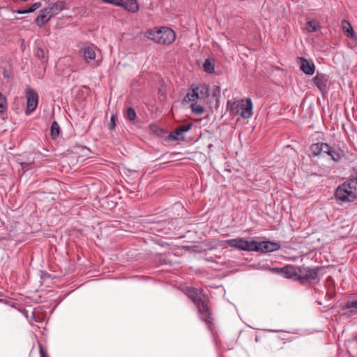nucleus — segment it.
Instances as JSON below:
<instances>
[{"label": "nucleus", "instance_id": "obj_12", "mask_svg": "<svg viewBox=\"0 0 357 357\" xmlns=\"http://www.w3.org/2000/svg\"><path fill=\"white\" fill-rule=\"evenodd\" d=\"M52 8H45L40 10V15L36 19V23L38 26H42L45 24L53 15Z\"/></svg>", "mask_w": 357, "mask_h": 357}, {"label": "nucleus", "instance_id": "obj_14", "mask_svg": "<svg viewBox=\"0 0 357 357\" xmlns=\"http://www.w3.org/2000/svg\"><path fill=\"white\" fill-rule=\"evenodd\" d=\"M199 96L200 101H204L209 96V86L206 84L199 83L192 85Z\"/></svg>", "mask_w": 357, "mask_h": 357}, {"label": "nucleus", "instance_id": "obj_6", "mask_svg": "<svg viewBox=\"0 0 357 357\" xmlns=\"http://www.w3.org/2000/svg\"><path fill=\"white\" fill-rule=\"evenodd\" d=\"M98 52L100 50L96 45L85 44L81 47L79 54L88 65L92 67H97L101 63V59L97 58V52Z\"/></svg>", "mask_w": 357, "mask_h": 357}, {"label": "nucleus", "instance_id": "obj_15", "mask_svg": "<svg viewBox=\"0 0 357 357\" xmlns=\"http://www.w3.org/2000/svg\"><path fill=\"white\" fill-rule=\"evenodd\" d=\"M192 123H188L185 125L181 126L176 128L174 131H172L169 135V138L173 140H180L183 139L182 135L183 133L188 131L192 128Z\"/></svg>", "mask_w": 357, "mask_h": 357}, {"label": "nucleus", "instance_id": "obj_31", "mask_svg": "<svg viewBox=\"0 0 357 357\" xmlns=\"http://www.w3.org/2000/svg\"><path fill=\"white\" fill-rule=\"evenodd\" d=\"M40 357H47L41 345L40 346Z\"/></svg>", "mask_w": 357, "mask_h": 357}, {"label": "nucleus", "instance_id": "obj_1", "mask_svg": "<svg viewBox=\"0 0 357 357\" xmlns=\"http://www.w3.org/2000/svg\"><path fill=\"white\" fill-rule=\"evenodd\" d=\"M185 294L196 305L200 319L203 321L207 325L208 328L211 330L213 317L207 296L193 287H187L185 290Z\"/></svg>", "mask_w": 357, "mask_h": 357}, {"label": "nucleus", "instance_id": "obj_21", "mask_svg": "<svg viewBox=\"0 0 357 357\" xmlns=\"http://www.w3.org/2000/svg\"><path fill=\"white\" fill-rule=\"evenodd\" d=\"M60 132V127L59 123L54 121L50 128V135L52 139H56L59 137Z\"/></svg>", "mask_w": 357, "mask_h": 357}, {"label": "nucleus", "instance_id": "obj_29", "mask_svg": "<svg viewBox=\"0 0 357 357\" xmlns=\"http://www.w3.org/2000/svg\"><path fill=\"white\" fill-rule=\"evenodd\" d=\"M116 126V116L114 115H112L110 118V123L109 124V129L114 130Z\"/></svg>", "mask_w": 357, "mask_h": 357}, {"label": "nucleus", "instance_id": "obj_26", "mask_svg": "<svg viewBox=\"0 0 357 357\" xmlns=\"http://www.w3.org/2000/svg\"><path fill=\"white\" fill-rule=\"evenodd\" d=\"M203 68L206 73H211L214 71V64L209 59L204 61Z\"/></svg>", "mask_w": 357, "mask_h": 357}, {"label": "nucleus", "instance_id": "obj_22", "mask_svg": "<svg viewBox=\"0 0 357 357\" xmlns=\"http://www.w3.org/2000/svg\"><path fill=\"white\" fill-rule=\"evenodd\" d=\"M40 6H41V3L37 2V3H35L32 4L29 9L17 10L16 11V13H18V14H25V13H33L36 10L39 8Z\"/></svg>", "mask_w": 357, "mask_h": 357}, {"label": "nucleus", "instance_id": "obj_28", "mask_svg": "<svg viewBox=\"0 0 357 357\" xmlns=\"http://www.w3.org/2000/svg\"><path fill=\"white\" fill-rule=\"evenodd\" d=\"M345 307L347 309H351V308H356V309H357V300L347 301L346 303Z\"/></svg>", "mask_w": 357, "mask_h": 357}, {"label": "nucleus", "instance_id": "obj_4", "mask_svg": "<svg viewBox=\"0 0 357 357\" xmlns=\"http://www.w3.org/2000/svg\"><path fill=\"white\" fill-rule=\"evenodd\" d=\"M148 38L163 45L172 44L176 39L175 32L168 27L155 28L146 32Z\"/></svg>", "mask_w": 357, "mask_h": 357}, {"label": "nucleus", "instance_id": "obj_23", "mask_svg": "<svg viewBox=\"0 0 357 357\" xmlns=\"http://www.w3.org/2000/svg\"><path fill=\"white\" fill-rule=\"evenodd\" d=\"M319 29V23L315 20L308 21L306 24V29L309 32L317 31Z\"/></svg>", "mask_w": 357, "mask_h": 357}, {"label": "nucleus", "instance_id": "obj_7", "mask_svg": "<svg viewBox=\"0 0 357 357\" xmlns=\"http://www.w3.org/2000/svg\"><path fill=\"white\" fill-rule=\"evenodd\" d=\"M226 243L232 248H235L239 250L243 251H255L258 252L259 248L257 247L256 241H248L244 238H237L228 239Z\"/></svg>", "mask_w": 357, "mask_h": 357}, {"label": "nucleus", "instance_id": "obj_30", "mask_svg": "<svg viewBox=\"0 0 357 357\" xmlns=\"http://www.w3.org/2000/svg\"><path fill=\"white\" fill-rule=\"evenodd\" d=\"M20 165H21L22 169L27 170L31 167L32 163L22 162H20Z\"/></svg>", "mask_w": 357, "mask_h": 357}, {"label": "nucleus", "instance_id": "obj_25", "mask_svg": "<svg viewBox=\"0 0 357 357\" xmlns=\"http://www.w3.org/2000/svg\"><path fill=\"white\" fill-rule=\"evenodd\" d=\"M125 118L130 121H134L136 119V112L132 107H128L124 114Z\"/></svg>", "mask_w": 357, "mask_h": 357}, {"label": "nucleus", "instance_id": "obj_24", "mask_svg": "<svg viewBox=\"0 0 357 357\" xmlns=\"http://www.w3.org/2000/svg\"><path fill=\"white\" fill-rule=\"evenodd\" d=\"M190 107L192 109V112L197 115H201L204 112V108L203 106H202L201 105H198L194 102L191 103Z\"/></svg>", "mask_w": 357, "mask_h": 357}, {"label": "nucleus", "instance_id": "obj_3", "mask_svg": "<svg viewBox=\"0 0 357 357\" xmlns=\"http://www.w3.org/2000/svg\"><path fill=\"white\" fill-rule=\"evenodd\" d=\"M357 196V178L346 181L340 185L335 191V197L341 202H351Z\"/></svg>", "mask_w": 357, "mask_h": 357}, {"label": "nucleus", "instance_id": "obj_16", "mask_svg": "<svg viewBox=\"0 0 357 357\" xmlns=\"http://www.w3.org/2000/svg\"><path fill=\"white\" fill-rule=\"evenodd\" d=\"M310 150L314 155L319 156L326 153L328 150V144L324 142L312 144Z\"/></svg>", "mask_w": 357, "mask_h": 357}, {"label": "nucleus", "instance_id": "obj_19", "mask_svg": "<svg viewBox=\"0 0 357 357\" xmlns=\"http://www.w3.org/2000/svg\"><path fill=\"white\" fill-rule=\"evenodd\" d=\"M184 100L185 102H195L197 100H199V96H197V92L195 91L192 86L191 85L188 92L187 93L185 97L184 98Z\"/></svg>", "mask_w": 357, "mask_h": 357}, {"label": "nucleus", "instance_id": "obj_17", "mask_svg": "<svg viewBox=\"0 0 357 357\" xmlns=\"http://www.w3.org/2000/svg\"><path fill=\"white\" fill-rule=\"evenodd\" d=\"M328 155H329L331 159L335 162H339L342 157L344 156V151L338 149H335L328 145V150L326 151V153Z\"/></svg>", "mask_w": 357, "mask_h": 357}, {"label": "nucleus", "instance_id": "obj_32", "mask_svg": "<svg viewBox=\"0 0 357 357\" xmlns=\"http://www.w3.org/2000/svg\"><path fill=\"white\" fill-rule=\"evenodd\" d=\"M220 93V88L219 87H217V89L213 91V96H217L218 95H219Z\"/></svg>", "mask_w": 357, "mask_h": 357}, {"label": "nucleus", "instance_id": "obj_18", "mask_svg": "<svg viewBox=\"0 0 357 357\" xmlns=\"http://www.w3.org/2000/svg\"><path fill=\"white\" fill-rule=\"evenodd\" d=\"M301 70L306 75H312L314 73V65L307 59H301Z\"/></svg>", "mask_w": 357, "mask_h": 357}, {"label": "nucleus", "instance_id": "obj_8", "mask_svg": "<svg viewBox=\"0 0 357 357\" xmlns=\"http://www.w3.org/2000/svg\"><path fill=\"white\" fill-rule=\"evenodd\" d=\"M101 2L121 7L131 13H137L140 8L138 0H101Z\"/></svg>", "mask_w": 357, "mask_h": 357}, {"label": "nucleus", "instance_id": "obj_5", "mask_svg": "<svg viewBox=\"0 0 357 357\" xmlns=\"http://www.w3.org/2000/svg\"><path fill=\"white\" fill-rule=\"evenodd\" d=\"M321 268L319 266H298V278H297V281L303 284L305 283L317 284L320 280V278L319 275V272Z\"/></svg>", "mask_w": 357, "mask_h": 357}, {"label": "nucleus", "instance_id": "obj_9", "mask_svg": "<svg viewBox=\"0 0 357 357\" xmlns=\"http://www.w3.org/2000/svg\"><path fill=\"white\" fill-rule=\"evenodd\" d=\"M26 96L27 100L25 113L28 115L36 110L38 103V95L34 89L28 88L26 89Z\"/></svg>", "mask_w": 357, "mask_h": 357}, {"label": "nucleus", "instance_id": "obj_10", "mask_svg": "<svg viewBox=\"0 0 357 357\" xmlns=\"http://www.w3.org/2000/svg\"><path fill=\"white\" fill-rule=\"evenodd\" d=\"M273 271L278 274H280L284 278L291 279L297 281L298 278V266L296 267L293 265H287L282 268H273Z\"/></svg>", "mask_w": 357, "mask_h": 357}, {"label": "nucleus", "instance_id": "obj_13", "mask_svg": "<svg viewBox=\"0 0 357 357\" xmlns=\"http://www.w3.org/2000/svg\"><path fill=\"white\" fill-rule=\"evenodd\" d=\"M256 245L259 248L258 252H271L280 249V245L278 243L271 241H264L261 243L256 241Z\"/></svg>", "mask_w": 357, "mask_h": 357}, {"label": "nucleus", "instance_id": "obj_27", "mask_svg": "<svg viewBox=\"0 0 357 357\" xmlns=\"http://www.w3.org/2000/svg\"><path fill=\"white\" fill-rule=\"evenodd\" d=\"M7 107V102L5 96L0 92V112H3Z\"/></svg>", "mask_w": 357, "mask_h": 357}, {"label": "nucleus", "instance_id": "obj_11", "mask_svg": "<svg viewBox=\"0 0 357 357\" xmlns=\"http://www.w3.org/2000/svg\"><path fill=\"white\" fill-rule=\"evenodd\" d=\"M313 80L322 94L327 92L328 83L329 81L328 75L318 72L313 78Z\"/></svg>", "mask_w": 357, "mask_h": 357}, {"label": "nucleus", "instance_id": "obj_20", "mask_svg": "<svg viewBox=\"0 0 357 357\" xmlns=\"http://www.w3.org/2000/svg\"><path fill=\"white\" fill-rule=\"evenodd\" d=\"M342 25L343 30L344 31V32L347 33V36L348 37H350L352 38L356 37V34L354 31V29L348 21L343 20L342 22Z\"/></svg>", "mask_w": 357, "mask_h": 357}, {"label": "nucleus", "instance_id": "obj_2", "mask_svg": "<svg viewBox=\"0 0 357 357\" xmlns=\"http://www.w3.org/2000/svg\"><path fill=\"white\" fill-rule=\"evenodd\" d=\"M227 110L231 116H240L243 119H250L252 116V100L250 98L229 100L227 102Z\"/></svg>", "mask_w": 357, "mask_h": 357}]
</instances>
